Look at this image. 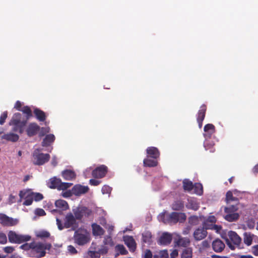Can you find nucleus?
I'll list each match as a JSON object with an SVG mask.
<instances>
[{
	"mask_svg": "<svg viewBox=\"0 0 258 258\" xmlns=\"http://www.w3.org/2000/svg\"><path fill=\"white\" fill-rule=\"evenodd\" d=\"M91 226L93 235L95 236H101L104 234V230L99 225L93 223Z\"/></svg>",
	"mask_w": 258,
	"mask_h": 258,
	"instance_id": "21",
	"label": "nucleus"
},
{
	"mask_svg": "<svg viewBox=\"0 0 258 258\" xmlns=\"http://www.w3.org/2000/svg\"><path fill=\"white\" fill-rule=\"evenodd\" d=\"M116 252L121 255H126L128 253L127 250L122 244H117L115 247Z\"/></svg>",
	"mask_w": 258,
	"mask_h": 258,
	"instance_id": "38",
	"label": "nucleus"
},
{
	"mask_svg": "<svg viewBox=\"0 0 258 258\" xmlns=\"http://www.w3.org/2000/svg\"><path fill=\"white\" fill-rule=\"evenodd\" d=\"M239 203H236L235 205H230L229 207H225L224 208L225 213H236L238 210Z\"/></svg>",
	"mask_w": 258,
	"mask_h": 258,
	"instance_id": "35",
	"label": "nucleus"
},
{
	"mask_svg": "<svg viewBox=\"0 0 258 258\" xmlns=\"http://www.w3.org/2000/svg\"><path fill=\"white\" fill-rule=\"evenodd\" d=\"M204 131L206 133V134H205V136L210 137L212 134L215 133L216 129L215 126L213 124L208 123L205 125Z\"/></svg>",
	"mask_w": 258,
	"mask_h": 258,
	"instance_id": "23",
	"label": "nucleus"
},
{
	"mask_svg": "<svg viewBox=\"0 0 258 258\" xmlns=\"http://www.w3.org/2000/svg\"><path fill=\"white\" fill-rule=\"evenodd\" d=\"M160 221L164 224H176L177 222L183 223L186 218V215L183 213L172 212L169 214L161 213L159 216Z\"/></svg>",
	"mask_w": 258,
	"mask_h": 258,
	"instance_id": "1",
	"label": "nucleus"
},
{
	"mask_svg": "<svg viewBox=\"0 0 258 258\" xmlns=\"http://www.w3.org/2000/svg\"><path fill=\"white\" fill-rule=\"evenodd\" d=\"M214 224L212 223H209L208 222L204 221L203 223V226L202 227L203 228H205L206 230L207 231L208 229L212 230L213 229V226Z\"/></svg>",
	"mask_w": 258,
	"mask_h": 258,
	"instance_id": "51",
	"label": "nucleus"
},
{
	"mask_svg": "<svg viewBox=\"0 0 258 258\" xmlns=\"http://www.w3.org/2000/svg\"><path fill=\"white\" fill-rule=\"evenodd\" d=\"M152 234L150 232H146L142 234V241L143 243H149L151 242Z\"/></svg>",
	"mask_w": 258,
	"mask_h": 258,
	"instance_id": "39",
	"label": "nucleus"
},
{
	"mask_svg": "<svg viewBox=\"0 0 258 258\" xmlns=\"http://www.w3.org/2000/svg\"><path fill=\"white\" fill-rule=\"evenodd\" d=\"M21 111L26 115V119L25 120H28L33 115L32 110L28 106H25L22 107Z\"/></svg>",
	"mask_w": 258,
	"mask_h": 258,
	"instance_id": "36",
	"label": "nucleus"
},
{
	"mask_svg": "<svg viewBox=\"0 0 258 258\" xmlns=\"http://www.w3.org/2000/svg\"><path fill=\"white\" fill-rule=\"evenodd\" d=\"M7 242V237L3 232H0V244H5Z\"/></svg>",
	"mask_w": 258,
	"mask_h": 258,
	"instance_id": "50",
	"label": "nucleus"
},
{
	"mask_svg": "<svg viewBox=\"0 0 258 258\" xmlns=\"http://www.w3.org/2000/svg\"><path fill=\"white\" fill-rule=\"evenodd\" d=\"M33 163L35 165H42L47 162L50 158L49 154L40 153L39 149H36L33 153Z\"/></svg>",
	"mask_w": 258,
	"mask_h": 258,
	"instance_id": "6",
	"label": "nucleus"
},
{
	"mask_svg": "<svg viewBox=\"0 0 258 258\" xmlns=\"http://www.w3.org/2000/svg\"><path fill=\"white\" fill-rule=\"evenodd\" d=\"M143 164L145 167H154L158 165V162L154 159H151L148 158L144 159Z\"/></svg>",
	"mask_w": 258,
	"mask_h": 258,
	"instance_id": "28",
	"label": "nucleus"
},
{
	"mask_svg": "<svg viewBox=\"0 0 258 258\" xmlns=\"http://www.w3.org/2000/svg\"><path fill=\"white\" fill-rule=\"evenodd\" d=\"M35 215L38 216H43L46 215V213L45 211L41 208H37L35 210Z\"/></svg>",
	"mask_w": 258,
	"mask_h": 258,
	"instance_id": "54",
	"label": "nucleus"
},
{
	"mask_svg": "<svg viewBox=\"0 0 258 258\" xmlns=\"http://www.w3.org/2000/svg\"><path fill=\"white\" fill-rule=\"evenodd\" d=\"M87 254L90 258H100V253L96 251L89 250L87 252Z\"/></svg>",
	"mask_w": 258,
	"mask_h": 258,
	"instance_id": "46",
	"label": "nucleus"
},
{
	"mask_svg": "<svg viewBox=\"0 0 258 258\" xmlns=\"http://www.w3.org/2000/svg\"><path fill=\"white\" fill-rule=\"evenodd\" d=\"M100 183H101V181L98 180L96 179H91L89 180L90 184H91V185H93V186L98 185Z\"/></svg>",
	"mask_w": 258,
	"mask_h": 258,
	"instance_id": "61",
	"label": "nucleus"
},
{
	"mask_svg": "<svg viewBox=\"0 0 258 258\" xmlns=\"http://www.w3.org/2000/svg\"><path fill=\"white\" fill-rule=\"evenodd\" d=\"M89 189V188L88 186L77 184L72 188V193L75 196H80L81 195L87 193Z\"/></svg>",
	"mask_w": 258,
	"mask_h": 258,
	"instance_id": "16",
	"label": "nucleus"
},
{
	"mask_svg": "<svg viewBox=\"0 0 258 258\" xmlns=\"http://www.w3.org/2000/svg\"><path fill=\"white\" fill-rule=\"evenodd\" d=\"M160 258H168V253L167 250L161 251L160 252Z\"/></svg>",
	"mask_w": 258,
	"mask_h": 258,
	"instance_id": "57",
	"label": "nucleus"
},
{
	"mask_svg": "<svg viewBox=\"0 0 258 258\" xmlns=\"http://www.w3.org/2000/svg\"><path fill=\"white\" fill-rule=\"evenodd\" d=\"M199 221V218L197 216H191L188 218V223L191 225H198Z\"/></svg>",
	"mask_w": 258,
	"mask_h": 258,
	"instance_id": "41",
	"label": "nucleus"
},
{
	"mask_svg": "<svg viewBox=\"0 0 258 258\" xmlns=\"http://www.w3.org/2000/svg\"><path fill=\"white\" fill-rule=\"evenodd\" d=\"M182 183L183 188L184 190L190 191L194 188L192 182L188 179H184Z\"/></svg>",
	"mask_w": 258,
	"mask_h": 258,
	"instance_id": "33",
	"label": "nucleus"
},
{
	"mask_svg": "<svg viewBox=\"0 0 258 258\" xmlns=\"http://www.w3.org/2000/svg\"><path fill=\"white\" fill-rule=\"evenodd\" d=\"M33 201V199L31 194H28L23 204L25 206H30L32 204Z\"/></svg>",
	"mask_w": 258,
	"mask_h": 258,
	"instance_id": "45",
	"label": "nucleus"
},
{
	"mask_svg": "<svg viewBox=\"0 0 258 258\" xmlns=\"http://www.w3.org/2000/svg\"><path fill=\"white\" fill-rule=\"evenodd\" d=\"M184 207L183 203L181 201H175L172 205V209L175 211L181 210Z\"/></svg>",
	"mask_w": 258,
	"mask_h": 258,
	"instance_id": "37",
	"label": "nucleus"
},
{
	"mask_svg": "<svg viewBox=\"0 0 258 258\" xmlns=\"http://www.w3.org/2000/svg\"><path fill=\"white\" fill-rule=\"evenodd\" d=\"M55 139L54 135H47L43 140L41 145L43 147H48L54 141Z\"/></svg>",
	"mask_w": 258,
	"mask_h": 258,
	"instance_id": "22",
	"label": "nucleus"
},
{
	"mask_svg": "<svg viewBox=\"0 0 258 258\" xmlns=\"http://www.w3.org/2000/svg\"><path fill=\"white\" fill-rule=\"evenodd\" d=\"M61 180L55 177L50 178L48 182V185L50 188L58 189Z\"/></svg>",
	"mask_w": 258,
	"mask_h": 258,
	"instance_id": "27",
	"label": "nucleus"
},
{
	"mask_svg": "<svg viewBox=\"0 0 258 258\" xmlns=\"http://www.w3.org/2000/svg\"><path fill=\"white\" fill-rule=\"evenodd\" d=\"M0 223L4 226H13L18 223V220L4 214H0Z\"/></svg>",
	"mask_w": 258,
	"mask_h": 258,
	"instance_id": "10",
	"label": "nucleus"
},
{
	"mask_svg": "<svg viewBox=\"0 0 258 258\" xmlns=\"http://www.w3.org/2000/svg\"><path fill=\"white\" fill-rule=\"evenodd\" d=\"M51 246V244L48 243L34 242L32 251L35 253L36 257L40 258L45 255V250H49Z\"/></svg>",
	"mask_w": 258,
	"mask_h": 258,
	"instance_id": "4",
	"label": "nucleus"
},
{
	"mask_svg": "<svg viewBox=\"0 0 258 258\" xmlns=\"http://www.w3.org/2000/svg\"><path fill=\"white\" fill-rule=\"evenodd\" d=\"M34 245V242H31L30 244H28L27 243H26L24 244H22L20 246V248L24 249L25 250H28L30 249L32 250V247Z\"/></svg>",
	"mask_w": 258,
	"mask_h": 258,
	"instance_id": "48",
	"label": "nucleus"
},
{
	"mask_svg": "<svg viewBox=\"0 0 258 258\" xmlns=\"http://www.w3.org/2000/svg\"><path fill=\"white\" fill-rule=\"evenodd\" d=\"M56 224L57 225L58 228L59 230H61L65 228L64 223L63 225L62 224L61 221L58 218H56Z\"/></svg>",
	"mask_w": 258,
	"mask_h": 258,
	"instance_id": "56",
	"label": "nucleus"
},
{
	"mask_svg": "<svg viewBox=\"0 0 258 258\" xmlns=\"http://www.w3.org/2000/svg\"><path fill=\"white\" fill-rule=\"evenodd\" d=\"M192 249L189 247L185 248L181 255V258H192Z\"/></svg>",
	"mask_w": 258,
	"mask_h": 258,
	"instance_id": "34",
	"label": "nucleus"
},
{
	"mask_svg": "<svg viewBox=\"0 0 258 258\" xmlns=\"http://www.w3.org/2000/svg\"><path fill=\"white\" fill-rule=\"evenodd\" d=\"M227 214L224 216V219L229 222L236 221L239 218V214L238 213H226Z\"/></svg>",
	"mask_w": 258,
	"mask_h": 258,
	"instance_id": "24",
	"label": "nucleus"
},
{
	"mask_svg": "<svg viewBox=\"0 0 258 258\" xmlns=\"http://www.w3.org/2000/svg\"><path fill=\"white\" fill-rule=\"evenodd\" d=\"M229 238L226 239L227 244L229 248L231 250H234L235 247L240 248L241 244V238L234 231H230L228 233Z\"/></svg>",
	"mask_w": 258,
	"mask_h": 258,
	"instance_id": "3",
	"label": "nucleus"
},
{
	"mask_svg": "<svg viewBox=\"0 0 258 258\" xmlns=\"http://www.w3.org/2000/svg\"><path fill=\"white\" fill-rule=\"evenodd\" d=\"M2 138L8 141L16 142L18 141L19 136L14 133H9L4 134Z\"/></svg>",
	"mask_w": 258,
	"mask_h": 258,
	"instance_id": "25",
	"label": "nucleus"
},
{
	"mask_svg": "<svg viewBox=\"0 0 258 258\" xmlns=\"http://www.w3.org/2000/svg\"><path fill=\"white\" fill-rule=\"evenodd\" d=\"M40 130V127L36 122L30 123L26 130V132L29 137L36 136Z\"/></svg>",
	"mask_w": 258,
	"mask_h": 258,
	"instance_id": "12",
	"label": "nucleus"
},
{
	"mask_svg": "<svg viewBox=\"0 0 258 258\" xmlns=\"http://www.w3.org/2000/svg\"><path fill=\"white\" fill-rule=\"evenodd\" d=\"M67 248L68 251L72 254H75L78 252L77 249L72 245H69Z\"/></svg>",
	"mask_w": 258,
	"mask_h": 258,
	"instance_id": "55",
	"label": "nucleus"
},
{
	"mask_svg": "<svg viewBox=\"0 0 258 258\" xmlns=\"http://www.w3.org/2000/svg\"><path fill=\"white\" fill-rule=\"evenodd\" d=\"M108 171L107 167L104 165L97 167L92 171V175L96 178H101L105 176Z\"/></svg>",
	"mask_w": 258,
	"mask_h": 258,
	"instance_id": "11",
	"label": "nucleus"
},
{
	"mask_svg": "<svg viewBox=\"0 0 258 258\" xmlns=\"http://www.w3.org/2000/svg\"><path fill=\"white\" fill-rule=\"evenodd\" d=\"M92 213V210L85 207L78 208L74 211L76 218L79 220L83 218H89Z\"/></svg>",
	"mask_w": 258,
	"mask_h": 258,
	"instance_id": "9",
	"label": "nucleus"
},
{
	"mask_svg": "<svg viewBox=\"0 0 258 258\" xmlns=\"http://www.w3.org/2000/svg\"><path fill=\"white\" fill-rule=\"evenodd\" d=\"M225 201L227 204L230 203L232 201L236 202V203H239V200L237 198L234 197L233 196L232 191L229 190L226 194Z\"/></svg>",
	"mask_w": 258,
	"mask_h": 258,
	"instance_id": "30",
	"label": "nucleus"
},
{
	"mask_svg": "<svg viewBox=\"0 0 258 258\" xmlns=\"http://www.w3.org/2000/svg\"><path fill=\"white\" fill-rule=\"evenodd\" d=\"M15 249L13 246H6L4 248V250L6 253H11L14 251Z\"/></svg>",
	"mask_w": 258,
	"mask_h": 258,
	"instance_id": "60",
	"label": "nucleus"
},
{
	"mask_svg": "<svg viewBox=\"0 0 258 258\" xmlns=\"http://www.w3.org/2000/svg\"><path fill=\"white\" fill-rule=\"evenodd\" d=\"M30 194L35 201L38 202L43 199V195L39 192H31Z\"/></svg>",
	"mask_w": 258,
	"mask_h": 258,
	"instance_id": "43",
	"label": "nucleus"
},
{
	"mask_svg": "<svg viewBox=\"0 0 258 258\" xmlns=\"http://www.w3.org/2000/svg\"><path fill=\"white\" fill-rule=\"evenodd\" d=\"M208 234L207 231L202 227H199L195 229L193 233L194 239L197 241H201L205 239Z\"/></svg>",
	"mask_w": 258,
	"mask_h": 258,
	"instance_id": "13",
	"label": "nucleus"
},
{
	"mask_svg": "<svg viewBox=\"0 0 258 258\" xmlns=\"http://www.w3.org/2000/svg\"><path fill=\"white\" fill-rule=\"evenodd\" d=\"M14 108L18 111H21L22 109V103L20 101H17L15 103Z\"/></svg>",
	"mask_w": 258,
	"mask_h": 258,
	"instance_id": "62",
	"label": "nucleus"
},
{
	"mask_svg": "<svg viewBox=\"0 0 258 258\" xmlns=\"http://www.w3.org/2000/svg\"><path fill=\"white\" fill-rule=\"evenodd\" d=\"M74 240L75 243L82 246L90 242V237L89 234H83L76 231L74 235Z\"/></svg>",
	"mask_w": 258,
	"mask_h": 258,
	"instance_id": "7",
	"label": "nucleus"
},
{
	"mask_svg": "<svg viewBox=\"0 0 258 258\" xmlns=\"http://www.w3.org/2000/svg\"><path fill=\"white\" fill-rule=\"evenodd\" d=\"M37 236L41 238H48L50 236V233L46 231H41L39 232Z\"/></svg>",
	"mask_w": 258,
	"mask_h": 258,
	"instance_id": "49",
	"label": "nucleus"
},
{
	"mask_svg": "<svg viewBox=\"0 0 258 258\" xmlns=\"http://www.w3.org/2000/svg\"><path fill=\"white\" fill-rule=\"evenodd\" d=\"M194 188L196 194L199 195H202L203 194V186L201 183H196L194 185Z\"/></svg>",
	"mask_w": 258,
	"mask_h": 258,
	"instance_id": "42",
	"label": "nucleus"
},
{
	"mask_svg": "<svg viewBox=\"0 0 258 258\" xmlns=\"http://www.w3.org/2000/svg\"><path fill=\"white\" fill-rule=\"evenodd\" d=\"M212 247L215 252L219 253L223 251L225 247V245L222 240L219 238H217L213 241Z\"/></svg>",
	"mask_w": 258,
	"mask_h": 258,
	"instance_id": "14",
	"label": "nucleus"
},
{
	"mask_svg": "<svg viewBox=\"0 0 258 258\" xmlns=\"http://www.w3.org/2000/svg\"><path fill=\"white\" fill-rule=\"evenodd\" d=\"M112 188L108 185H104L101 189L102 192L103 194H109L111 191Z\"/></svg>",
	"mask_w": 258,
	"mask_h": 258,
	"instance_id": "52",
	"label": "nucleus"
},
{
	"mask_svg": "<svg viewBox=\"0 0 258 258\" xmlns=\"http://www.w3.org/2000/svg\"><path fill=\"white\" fill-rule=\"evenodd\" d=\"M172 239V237L171 234L165 232L160 236L159 242L161 244L168 245L171 243Z\"/></svg>",
	"mask_w": 258,
	"mask_h": 258,
	"instance_id": "19",
	"label": "nucleus"
},
{
	"mask_svg": "<svg viewBox=\"0 0 258 258\" xmlns=\"http://www.w3.org/2000/svg\"><path fill=\"white\" fill-rule=\"evenodd\" d=\"M186 206L187 209L194 211H197L200 207L199 204L194 200H188Z\"/></svg>",
	"mask_w": 258,
	"mask_h": 258,
	"instance_id": "32",
	"label": "nucleus"
},
{
	"mask_svg": "<svg viewBox=\"0 0 258 258\" xmlns=\"http://www.w3.org/2000/svg\"><path fill=\"white\" fill-rule=\"evenodd\" d=\"M28 191L27 190H21L19 191V196L21 199H26V197L28 195Z\"/></svg>",
	"mask_w": 258,
	"mask_h": 258,
	"instance_id": "58",
	"label": "nucleus"
},
{
	"mask_svg": "<svg viewBox=\"0 0 258 258\" xmlns=\"http://www.w3.org/2000/svg\"><path fill=\"white\" fill-rule=\"evenodd\" d=\"M62 176L65 180H71L76 177V174L72 170H66L62 172Z\"/></svg>",
	"mask_w": 258,
	"mask_h": 258,
	"instance_id": "26",
	"label": "nucleus"
},
{
	"mask_svg": "<svg viewBox=\"0 0 258 258\" xmlns=\"http://www.w3.org/2000/svg\"><path fill=\"white\" fill-rule=\"evenodd\" d=\"M146 152L148 157L157 159L160 156V152L159 150L156 147H148L146 150Z\"/></svg>",
	"mask_w": 258,
	"mask_h": 258,
	"instance_id": "18",
	"label": "nucleus"
},
{
	"mask_svg": "<svg viewBox=\"0 0 258 258\" xmlns=\"http://www.w3.org/2000/svg\"><path fill=\"white\" fill-rule=\"evenodd\" d=\"M178 246L186 247L190 244V240L188 238H179L176 241Z\"/></svg>",
	"mask_w": 258,
	"mask_h": 258,
	"instance_id": "31",
	"label": "nucleus"
},
{
	"mask_svg": "<svg viewBox=\"0 0 258 258\" xmlns=\"http://www.w3.org/2000/svg\"><path fill=\"white\" fill-rule=\"evenodd\" d=\"M55 205L56 207L62 210H66L69 208L68 203L63 200H58L55 201Z\"/></svg>",
	"mask_w": 258,
	"mask_h": 258,
	"instance_id": "29",
	"label": "nucleus"
},
{
	"mask_svg": "<svg viewBox=\"0 0 258 258\" xmlns=\"http://www.w3.org/2000/svg\"><path fill=\"white\" fill-rule=\"evenodd\" d=\"M49 131H50V128L49 127H40L39 136V137L44 136L46 134L48 133L49 132Z\"/></svg>",
	"mask_w": 258,
	"mask_h": 258,
	"instance_id": "47",
	"label": "nucleus"
},
{
	"mask_svg": "<svg viewBox=\"0 0 258 258\" xmlns=\"http://www.w3.org/2000/svg\"><path fill=\"white\" fill-rule=\"evenodd\" d=\"M8 235L11 243H21L29 241L31 239V236L29 235L18 234L13 231H10Z\"/></svg>",
	"mask_w": 258,
	"mask_h": 258,
	"instance_id": "5",
	"label": "nucleus"
},
{
	"mask_svg": "<svg viewBox=\"0 0 258 258\" xmlns=\"http://www.w3.org/2000/svg\"><path fill=\"white\" fill-rule=\"evenodd\" d=\"M36 118L40 122H43L46 120V113L41 109L36 108L33 111Z\"/></svg>",
	"mask_w": 258,
	"mask_h": 258,
	"instance_id": "20",
	"label": "nucleus"
},
{
	"mask_svg": "<svg viewBox=\"0 0 258 258\" xmlns=\"http://www.w3.org/2000/svg\"><path fill=\"white\" fill-rule=\"evenodd\" d=\"M153 254L151 251L150 249H146L145 251L144 255V258H152Z\"/></svg>",
	"mask_w": 258,
	"mask_h": 258,
	"instance_id": "59",
	"label": "nucleus"
},
{
	"mask_svg": "<svg viewBox=\"0 0 258 258\" xmlns=\"http://www.w3.org/2000/svg\"><path fill=\"white\" fill-rule=\"evenodd\" d=\"M243 241L245 244L249 246L251 244L252 241V237L250 234L245 233L244 235Z\"/></svg>",
	"mask_w": 258,
	"mask_h": 258,
	"instance_id": "40",
	"label": "nucleus"
},
{
	"mask_svg": "<svg viewBox=\"0 0 258 258\" xmlns=\"http://www.w3.org/2000/svg\"><path fill=\"white\" fill-rule=\"evenodd\" d=\"M8 117V112L7 111L4 112L0 116V124L3 125L5 121L6 118Z\"/></svg>",
	"mask_w": 258,
	"mask_h": 258,
	"instance_id": "53",
	"label": "nucleus"
},
{
	"mask_svg": "<svg viewBox=\"0 0 258 258\" xmlns=\"http://www.w3.org/2000/svg\"><path fill=\"white\" fill-rule=\"evenodd\" d=\"M124 243L128 247L131 251L134 252L136 249V243L133 236H125L123 237Z\"/></svg>",
	"mask_w": 258,
	"mask_h": 258,
	"instance_id": "17",
	"label": "nucleus"
},
{
	"mask_svg": "<svg viewBox=\"0 0 258 258\" xmlns=\"http://www.w3.org/2000/svg\"><path fill=\"white\" fill-rule=\"evenodd\" d=\"M73 185L72 183H68V182H62L60 181V184L59 185V187L58 190H66L68 188L70 187Z\"/></svg>",
	"mask_w": 258,
	"mask_h": 258,
	"instance_id": "44",
	"label": "nucleus"
},
{
	"mask_svg": "<svg viewBox=\"0 0 258 258\" xmlns=\"http://www.w3.org/2000/svg\"><path fill=\"white\" fill-rule=\"evenodd\" d=\"M205 221L214 224V223H216V219L214 216H209L208 217V218Z\"/></svg>",
	"mask_w": 258,
	"mask_h": 258,
	"instance_id": "64",
	"label": "nucleus"
},
{
	"mask_svg": "<svg viewBox=\"0 0 258 258\" xmlns=\"http://www.w3.org/2000/svg\"><path fill=\"white\" fill-rule=\"evenodd\" d=\"M251 251L255 256H258V244L251 247Z\"/></svg>",
	"mask_w": 258,
	"mask_h": 258,
	"instance_id": "63",
	"label": "nucleus"
},
{
	"mask_svg": "<svg viewBox=\"0 0 258 258\" xmlns=\"http://www.w3.org/2000/svg\"><path fill=\"white\" fill-rule=\"evenodd\" d=\"M27 120H22V114L20 113H15L11 119L9 124L13 126L12 131L21 134L23 133Z\"/></svg>",
	"mask_w": 258,
	"mask_h": 258,
	"instance_id": "2",
	"label": "nucleus"
},
{
	"mask_svg": "<svg viewBox=\"0 0 258 258\" xmlns=\"http://www.w3.org/2000/svg\"><path fill=\"white\" fill-rule=\"evenodd\" d=\"M206 110V105L203 104L201 106L200 110L198 112L197 120L199 126L200 128L202 127L203 121L205 117Z\"/></svg>",
	"mask_w": 258,
	"mask_h": 258,
	"instance_id": "15",
	"label": "nucleus"
},
{
	"mask_svg": "<svg viewBox=\"0 0 258 258\" xmlns=\"http://www.w3.org/2000/svg\"><path fill=\"white\" fill-rule=\"evenodd\" d=\"M76 219L72 213H68L64 219L65 228H71L72 230H76L78 227Z\"/></svg>",
	"mask_w": 258,
	"mask_h": 258,
	"instance_id": "8",
	"label": "nucleus"
}]
</instances>
